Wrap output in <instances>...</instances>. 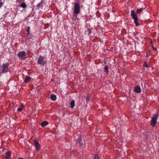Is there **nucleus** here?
Listing matches in <instances>:
<instances>
[{"instance_id":"21","label":"nucleus","mask_w":159,"mask_h":159,"mask_svg":"<svg viewBox=\"0 0 159 159\" xmlns=\"http://www.w3.org/2000/svg\"><path fill=\"white\" fill-rule=\"evenodd\" d=\"M143 66L144 67H148V66L147 64V62H144V64H143Z\"/></svg>"},{"instance_id":"23","label":"nucleus","mask_w":159,"mask_h":159,"mask_svg":"<svg viewBox=\"0 0 159 159\" xmlns=\"http://www.w3.org/2000/svg\"><path fill=\"white\" fill-rule=\"evenodd\" d=\"M22 107L19 108L18 109V111L19 112L21 111L22 110Z\"/></svg>"},{"instance_id":"26","label":"nucleus","mask_w":159,"mask_h":159,"mask_svg":"<svg viewBox=\"0 0 159 159\" xmlns=\"http://www.w3.org/2000/svg\"><path fill=\"white\" fill-rule=\"evenodd\" d=\"M21 107H22V108L24 107V105H23V104H21Z\"/></svg>"},{"instance_id":"27","label":"nucleus","mask_w":159,"mask_h":159,"mask_svg":"<svg viewBox=\"0 0 159 159\" xmlns=\"http://www.w3.org/2000/svg\"><path fill=\"white\" fill-rule=\"evenodd\" d=\"M18 159H23L22 158H18Z\"/></svg>"},{"instance_id":"17","label":"nucleus","mask_w":159,"mask_h":159,"mask_svg":"<svg viewBox=\"0 0 159 159\" xmlns=\"http://www.w3.org/2000/svg\"><path fill=\"white\" fill-rule=\"evenodd\" d=\"M19 6L20 7H21L23 8H25L26 7V5L25 3H22Z\"/></svg>"},{"instance_id":"13","label":"nucleus","mask_w":159,"mask_h":159,"mask_svg":"<svg viewBox=\"0 0 159 159\" xmlns=\"http://www.w3.org/2000/svg\"><path fill=\"white\" fill-rule=\"evenodd\" d=\"M11 153L10 152H7L6 153V157L7 159H9L11 157Z\"/></svg>"},{"instance_id":"19","label":"nucleus","mask_w":159,"mask_h":159,"mask_svg":"<svg viewBox=\"0 0 159 159\" xmlns=\"http://www.w3.org/2000/svg\"><path fill=\"white\" fill-rule=\"evenodd\" d=\"M30 27H28L26 29V31H27V32L28 33V34H30Z\"/></svg>"},{"instance_id":"7","label":"nucleus","mask_w":159,"mask_h":159,"mask_svg":"<svg viewBox=\"0 0 159 159\" xmlns=\"http://www.w3.org/2000/svg\"><path fill=\"white\" fill-rule=\"evenodd\" d=\"M134 91L138 93H139L141 91V89L139 86H136L134 88Z\"/></svg>"},{"instance_id":"20","label":"nucleus","mask_w":159,"mask_h":159,"mask_svg":"<svg viewBox=\"0 0 159 159\" xmlns=\"http://www.w3.org/2000/svg\"><path fill=\"white\" fill-rule=\"evenodd\" d=\"M100 158L98 155H96L94 156L93 159H99Z\"/></svg>"},{"instance_id":"8","label":"nucleus","mask_w":159,"mask_h":159,"mask_svg":"<svg viewBox=\"0 0 159 159\" xmlns=\"http://www.w3.org/2000/svg\"><path fill=\"white\" fill-rule=\"evenodd\" d=\"M34 143L36 150H38L39 149L40 146V145L37 140H34Z\"/></svg>"},{"instance_id":"5","label":"nucleus","mask_w":159,"mask_h":159,"mask_svg":"<svg viewBox=\"0 0 159 159\" xmlns=\"http://www.w3.org/2000/svg\"><path fill=\"white\" fill-rule=\"evenodd\" d=\"M17 55L21 59H25L26 58V53L23 51L19 52Z\"/></svg>"},{"instance_id":"4","label":"nucleus","mask_w":159,"mask_h":159,"mask_svg":"<svg viewBox=\"0 0 159 159\" xmlns=\"http://www.w3.org/2000/svg\"><path fill=\"white\" fill-rule=\"evenodd\" d=\"M74 7L73 14L77 15L79 13L80 10V4L78 3H75V4Z\"/></svg>"},{"instance_id":"6","label":"nucleus","mask_w":159,"mask_h":159,"mask_svg":"<svg viewBox=\"0 0 159 159\" xmlns=\"http://www.w3.org/2000/svg\"><path fill=\"white\" fill-rule=\"evenodd\" d=\"M44 57L40 56L39 57L37 63L39 64L44 65L46 63V61L44 60Z\"/></svg>"},{"instance_id":"22","label":"nucleus","mask_w":159,"mask_h":159,"mask_svg":"<svg viewBox=\"0 0 159 159\" xmlns=\"http://www.w3.org/2000/svg\"><path fill=\"white\" fill-rule=\"evenodd\" d=\"M3 2H0V8L2 6H3Z\"/></svg>"},{"instance_id":"9","label":"nucleus","mask_w":159,"mask_h":159,"mask_svg":"<svg viewBox=\"0 0 159 159\" xmlns=\"http://www.w3.org/2000/svg\"><path fill=\"white\" fill-rule=\"evenodd\" d=\"M77 141H78L79 143L80 144V145L81 146L83 144V142L82 141V140L81 139V137L80 136H79L77 139Z\"/></svg>"},{"instance_id":"2","label":"nucleus","mask_w":159,"mask_h":159,"mask_svg":"<svg viewBox=\"0 0 159 159\" xmlns=\"http://www.w3.org/2000/svg\"><path fill=\"white\" fill-rule=\"evenodd\" d=\"M158 116L159 114L157 113L153 115V116L152 117L151 121V124L152 126H155V124H156Z\"/></svg>"},{"instance_id":"11","label":"nucleus","mask_w":159,"mask_h":159,"mask_svg":"<svg viewBox=\"0 0 159 159\" xmlns=\"http://www.w3.org/2000/svg\"><path fill=\"white\" fill-rule=\"evenodd\" d=\"M44 1L43 0H42L41 2L39 3L37 5V7L38 8L39 7H40L42 6L44 4Z\"/></svg>"},{"instance_id":"3","label":"nucleus","mask_w":159,"mask_h":159,"mask_svg":"<svg viewBox=\"0 0 159 159\" xmlns=\"http://www.w3.org/2000/svg\"><path fill=\"white\" fill-rule=\"evenodd\" d=\"M9 63H3L1 66V72L3 74L7 72L8 70V66Z\"/></svg>"},{"instance_id":"18","label":"nucleus","mask_w":159,"mask_h":159,"mask_svg":"<svg viewBox=\"0 0 159 159\" xmlns=\"http://www.w3.org/2000/svg\"><path fill=\"white\" fill-rule=\"evenodd\" d=\"M104 69L105 70V72H106L107 74L109 72V71L108 70V66H105Z\"/></svg>"},{"instance_id":"10","label":"nucleus","mask_w":159,"mask_h":159,"mask_svg":"<svg viewBox=\"0 0 159 159\" xmlns=\"http://www.w3.org/2000/svg\"><path fill=\"white\" fill-rule=\"evenodd\" d=\"M48 124V123L47 121H44L41 123V125L43 127Z\"/></svg>"},{"instance_id":"24","label":"nucleus","mask_w":159,"mask_h":159,"mask_svg":"<svg viewBox=\"0 0 159 159\" xmlns=\"http://www.w3.org/2000/svg\"><path fill=\"white\" fill-rule=\"evenodd\" d=\"M87 100L88 101H89L90 99V96H88L87 97Z\"/></svg>"},{"instance_id":"16","label":"nucleus","mask_w":159,"mask_h":159,"mask_svg":"<svg viewBox=\"0 0 159 159\" xmlns=\"http://www.w3.org/2000/svg\"><path fill=\"white\" fill-rule=\"evenodd\" d=\"M144 9V8H142L140 9H138L136 11V13L137 14H139L142 11H143Z\"/></svg>"},{"instance_id":"14","label":"nucleus","mask_w":159,"mask_h":159,"mask_svg":"<svg viewBox=\"0 0 159 159\" xmlns=\"http://www.w3.org/2000/svg\"><path fill=\"white\" fill-rule=\"evenodd\" d=\"M51 98L53 101H55L56 99V95L54 94L51 95Z\"/></svg>"},{"instance_id":"25","label":"nucleus","mask_w":159,"mask_h":159,"mask_svg":"<svg viewBox=\"0 0 159 159\" xmlns=\"http://www.w3.org/2000/svg\"><path fill=\"white\" fill-rule=\"evenodd\" d=\"M152 48L155 51H156V50H157L156 48H155L153 46H152Z\"/></svg>"},{"instance_id":"1","label":"nucleus","mask_w":159,"mask_h":159,"mask_svg":"<svg viewBox=\"0 0 159 159\" xmlns=\"http://www.w3.org/2000/svg\"><path fill=\"white\" fill-rule=\"evenodd\" d=\"M131 15L132 18L134 20V22L136 26H138L139 25V24L138 22L139 19H138L137 15L134 12V10H132L131 12Z\"/></svg>"},{"instance_id":"15","label":"nucleus","mask_w":159,"mask_h":159,"mask_svg":"<svg viewBox=\"0 0 159 159\" xmlns=\"http://www.w3.org/2000/svg\"><path fill=\"white\" fill-rule=\"evenodd\" d=\"M30 80V78L29 76L26 77L24 80L25 83H27Z\"/></svg>"},{"instance_id":"12","label":"nucleus","mask_w":159,"mask_h":159,"mask_svg":"<svg viewBox=\"0 0 159 159\" xmlns=\"http://www.w3.org/2000/svg\"><path fill=\"white\" fill-rule=\"evenodd\" d=\"M70 105L71 108L72 109L74 107L75 105V102L74 101L72 100L70 103Z\"/></svg>"}]
</instances>
